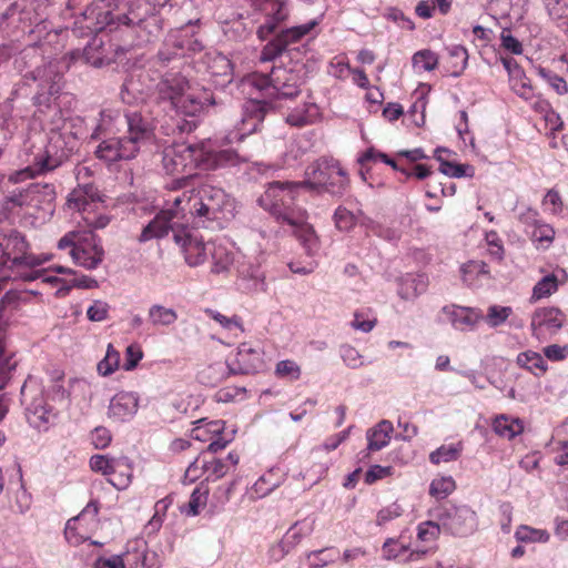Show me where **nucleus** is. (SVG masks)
<instances>
[{
	"mask_svg": "<svg viewBox=\"0 0 568 568\" xmlns=\"http://www.w3.org/2000/svg\"><path fill=\"white\" fill-rule=\"evenodd\" d=\"M23 78L27 82L32 81L37 87L34 103L39 108L44 105L52 111L53 119L49 125L48 144H32L24 150L22 161L26 166L9 175V181L12 183H20L53 171L79 148L78 141H71L73 132L71 129H67V121L62 118L60 110L50 104L51 98L61 90L62 75L57 63L50 61L42 67H37Z\"/></svg>",
	"mask_w": 568,
	"mask_h": 568,
	"instance_id": "nucleus-1",
	"label": "nucleus"
},
{
	"mask_svg": "<svg viewBox=\"0 0 568 568\" xmlns=\"http://www.w3.org/2000/svg\"><path fill=\"white\" fill-rule=\"evenodd\" d=\"M236 151L232 149L211 151L205 144L176 143L164 149L162 163L168 174L181 175L172 182L171 189L183 186L196 169L212 171L223 166H234L244 162Z\"/></svg>",
	"mask_w": 568,
	"mask_h": 568,
	"instance_id": "nucleus-2",
	"label": "nucleus"
},
{
	"mask_svg": "<svg viewBox=\"0 0 568 568\" xmlns=\"http://www.w3.org/2000/svg\"><path fill=\"white\" fill-rule=\"evenodd\" d=\"M174 204L190 224L216 222L220 226L234 216V200L221 187L203 184L174 195Z\"/></svg>",
	"mask_w": 568,
	"mask_h": 568,
	"instance_id": "nucleus-3",
	"label": "nucleus"
},
{
	"mask_svg": "<svg viewBox=\"0 0 568 568\" xmlns=\"http://www.w3.org/2000/svg\"><path fill=\"white\" fill-rule=\"evenodd\" d=\"M159 99L169 101L179 112L194 116L215 104L213 94L200 87L191 85L179 71L165 72L155 85Z\"/></svg>",
	"mask_w": 568,
	"mask_h": 568,
	"instance_id": "nucleus-4",
	"label": "nucleus"
},
{
	"mask_svg": "<svg viewBox=\"0 0 568 568\" xmlns=\"http://www.w3.org/2000/svg\"><path fill=\"white\" fill-rule=\"evenodd\" d=\"M126 135L104 136L95 149V155L106 164L128 161L136 156L139 150L151 140L152 130L139 114L126 116Z\"/></svg>",
	"mask_w": 568,
	"mask_h": 568,
	"instance_id": "nucleus-5",
	"label": "nucleus"
},
{
	"mask_svg": "<svg viewBox=\"0 0 568 568\" xmlns=\"http://www.w3.org/2000/svg\"><path fill=\"white\" fill-rule=\"evenodd\" d=\"M303 189L304 183L302 182L275 181L266 186L258 199V203L277 221L286 224H297L307 220V212L294 203Z\"/></svg>",
	"mask_w": 568,
	"mask_h": 568,
	"instance_id": "nucleus-6",
	"label": "nucleus"
},
{
	"mask_svg": "<svg viewBox=\"0 0 568 568\" xmlns=\"http://www.w3.org/2000/svg\"><path fill=\"white\" fill-rule=\"evenodd\" d=\"M55 200V189L52 184L32 183L28 187L11 192L2 202L0 210L6 217L29 214L39 211L51 214Z\"/></svg>",
	"mask_w": 568,
	"mask_h": 568,
	"instance_id": "nucleus-7",
	"label": "nucleus"
},
{
	"mask_svg": "<svg viewBox=\"0 0 568 568\" xmlns=\"http://www.w3.org/2000/svg\"><path fill=\"white\" fill-rule=\"evenodd\" d=\"M129 1L125 0H98L89 6L83 12V19L87 22L84 28L90 32H99L113 24L116 28L123 26L125 28L126 38L132 39L129 45H140L136 41V30H140L136 23L125 22L122 12L128 13Z\"/></svg>",
	"mask_w": 568,
	"mask_h": 568,
	"instance_id": "nucleus-8",
	"label": "nucleus"
},
{
	"mask_svg": "<svg viewBox=\"0 0 568 568\" xmlns=\"http://www.w3.org/2000/svg\"><path fill=\"white\" fill-rule=\"evenodd\" d=\"M303 83L304 70L298 64L273 68L270 74L253 73L245 81V85L265 92L268 98H293L300 93Z\"/></svg>",
	"mask_w": 568,
	"mask_h": 568,
	"instance_id": "nucleus-9",
	"label": "nucleus"
},
{
	"mask_svg": "<svg viewBox=\"0 0 568 568\" xmlns=\"http://www.w3.org/2000/svg\"><path fill=\"white\" fill-rule=\"evenodd\" d=\"M169 0H129L128 13L122 12L119 18H125L128 23H136L138 43H148L159 36L162 24L156 9L164 7Z\"/></svg>",
	"mask_w": 568,
	"mask_h": 568,
	"instance_id": "nucleus-10",
	"label": "nucleus"
},
{
	"mask_svg": "<svg viewBox=\"0 0 568 568\" xmlns=\"http://www.w3.org/2000/svg\"><path fill=\"white\" fill-rule=\"evenodd\" d=\"M51 254H33L24 236L18 232L10 233L4 243H0V270L4 266L19 272L28 267L34 268L51 260Z\"/></svg>",
	"mask_w": 568,
	"mask_h": 568,
	"instance_id": "nucleus-11",
	"label": "nucleus"
},
{
	"mask_svg": "<svg viewBox=\"0 0 568 568\" xmlns=\"http://www.w3.org/2000/svg\"><path fill=\"white\" fill-rule=\"evenodd\" d=\"M50 0H20L8 8L3 19L9 24L20 27L23 32L38 33L47 30Z\"/></svg>",
	"mask_w": 568,
	"mask_h": 568,
	"instance_id": "nucleus-12",
	"label": "nucleus"
},
{
	"mask_svg": "<svg viewBox=\"0 0 568 568\" xmlns=\"http://www.w3.org/2000/svg\"><path fill=\"white\" fill-rule=\"evenodd\" d=\"M161 554L150 549L142 538L129 541L123 556L100 558L94 564V568H161Z\"/></svg>",
	"mask_w": 568,
	"mask_h": 568,
	"instance_id": "nucleus-13",
	"label": "nucleus"
},
{
	"mask_svg": "<svg viewBox=\"0 0 568 568\" xmlns=\"http://www.w3.org/2000/svg\"><path fill=\"white\" fill-rule=\"evenodd\" d=\"M304 187H323L333 194L342 193L348 184L346 171L334 159H320L305 172Z\"/></svg>",
	"mask_w": 568,
	"mask_h": 568,
	"instance_id": "nucleus-14",
	"label": "nucleus"
},
{
	"mask_svg": "<svg viewBox=\"0 0 568 568\" xmlns=\"http://www.w3.org/2000/svg\"><path fill=\"white\" fill-rule=\"evenodd\" d=\"M100 206L98 190L92 184H79L68 195L67 207L79 213L90 229H103L110 222L106 215L99 213Z\"/></svg>",
	"mask_w": 568,
	"mask_h": 568,
	"instance_id": "nucleus-15",
	"label": "nucleus"
},
{
	"mask_svg": "<svg viewBox=\"0 0 568 568\" xmlns=\"http://www.w3.org/2000/svg\"><path fill=\"white\" fill-rule=\"evenodd\" d=\"M432 516L440 523L445 532L456 537L470 536L478 528V516L468 505L442 506L434 509Z\"/></svg>",
	"mask_w": 568,
	"mask_h": 568,
	"instance_id": "nucleus-16",
	"label": "nucleus"
},
{
	"mask_svg": "<svg viewBox=\"0 0 568 568\" xmlns=\"http://www.w3.org/2000/svg\"><path fill=\"white\" fill-rule=\"evenodd\" d=\"M58 247L64 250L71 247L73 262L87 270L95 268L103 260L104 251L92 233L80 235L69 232L58 242Z\"/></svg>",
	"mask_w": 568,
	"mask_h": 568,
	"instance_id": "nucleus-17",
	"label": "nucleus"
},
{
	"mask_svg": "<svg viewBox=\"0 0 568 568\" xmlns=\"http://www.w3.org/2000/svg\"><path fill=\"white\" fill-rule=\"evenodd\" d=\"M180 206L174 204V196L168 200L165 207L143 229L140 241L146 242L152 239L163 237L169 231L182 232L190 225L186 216L180 213Z\"/></svg>",
	"mask_w": 568,
	"mask_h": 568,
	"instance_id": "nucleus-18",
	"label": "nucleus"
},
{
	"mask_svg": "<svg viewBox=\"0 0 568 568\" xmlns=\"http://www.w3.org/2000/svg\"><path fill=\"white\" fill-rule=\"evenodd\" d=\"M251 7L264 14V21L257 27L256 36L266 40L287 20L290 3L286 0H246Z\"/></svg>",
	"mask_w": 568,
	"mask_h": 568,
	"instance_id": "nucleus-19",
	"label": "nucleus"
},
{
	"mask_svg": "<svg viewBox=\"0 0 568 568\" xmlns=\"http://www.w3.org/2000/svg\"><path fill=\"white\" fill-rule=\"evenodd\" d=\"M567 323L566 314L558 307L544 306L534 311L530 320L532 337L545 342L556 336Z\"/></svg>",
	"mask_w": 568,
	"mask_h": 568,
	"instance_id": "nucleus-20",
	"label": "nucleus"
},
{
	"mask_svg": "<svg viewBox=\"0 0 568 568\" xmlns=\"http://www.w3.org/2000/svg\"><path fill=\"white\" fill-rule=\"evenodd\" d=\"M201 49V42L191 34L190 29L181 28L170 32L164 41L163 49L158 54V60L165 63L174 58L183 57L187 52H195Z\"/></svg>",
	"mask_w": 568,
	"mask_h": 568,
	"instance_id": "nucleus-21",
	"label": "nucleus"
},
{
	"mask_svg": "<svg viewBox=\"0 0 568 568\" xmlns=\"http://www.w3.org/2000/svg\"><path fill=\"white\" fill-rule=\"evenodd\" d=\"M266 366L264 351L258 344L241 343L234 359L230 363L232 374H256Z\"/></svg>",
	"mask_w": 568,
	"mask_h": 568,
	"instance_id": "nucleus-22",
	"label": "nucleus"
},
{
	"mask_svg": "<svg viewBox=\"0 0 568 568\" xmlns=\"http://www.w3.org/2000/svg\"><path fill=\"white\" fill-rule=\"evenodd\" d=\"M440 315L455 331L460 333L474 332L483 318L480 308L458 304L443 306Z\"/></svg>",
	"mask_w": 568,
	"mask_h": 568,
	"instance_id": "nucleus-23",
	"label": "nucleus"
},
{
	"mask_svg": "<svg viewBox=\"0 0 568 568\" xmlns=\"http://www.w3.org/2000/svg\"><path fill=\"white\" fill-rule=\"evenodd\" d=\"M174 241L181 247L189 266L195 267L206 261L209 246L197 234L185 227L182 232H175Z\"/></svg>",
	"mask_w": 568,
	"mask_h": 568,
	"instance_id": "nucleus-24",
	"label": "nucleus"
},
{
	"mask_svg": "<svg viewBox=\"0 0 568 568\" xmlns=\"http://www.w3.org/2000/svg\"><path fill=\"white\" fill-rule=\"evenodd\" d=\"M98 513V503L90 501L77 517L67 521L64 536L70 545L78 546L88 539L87 531L83 529V523L88 520H95Z\"/></svg>",
	"mask_w": 568,
	"mask_h": 568,
	"instance_id": "nucleus-25",
	"label": "nucleus"
},
{
	"mask_svg": "<svg viewBox=\"0 0 568 568\" xmlns=\"http://www.w3.org/2000/svg\"><path fill=\"white\" fill-rule=\"evenodd\" d=\"M139 409V396L133 392H119L110 400L108 415L115 422L132 419Z\"/></svg>",
	"mask_w": 568,
	"mask_h": 568,
	"instance_id": "nucleus-26",
	"label": "nucleus"
},
{
	"mask_svg": "<svg viewBox=\"0 0 568 568\" xmlns=\"http://www.w3.org/2000/svg\"><path fill=\"white\" fill-rule=\"evenodd\" d=\"M500 61L508 73L510 89L519 98L530 100L534 97V89L524 69L513 58L501 57Z\"/></svg>",
	"mask_w": 568,
	"mask_h": 568,
	"instance_id": "nucleus-27",
	"label": "nucleus"
},
{
	"mask_svg": "<svg viewBox=\"0 0 568 568\" xmlns=\"http://www.w3.org/2000/svg\"><path fill=\"white\" fill-rule=\"evenodd\" d=\"M537 213L534 210H528L521 217L523 223L530 227L528 231L531 241L537 248H548L555 239V230L550 224H547L536 219Z\"/></svg>",
	"mask_w": 568,
	"mask_h": 568,
	"instance_id": "nucleus-28",
	"label": "nucleus"
},
{
	"mask_svg": "<svg viewBox=\"0 0 568 568\" xmlns=\"http://www.w3.org/2000/svg\"><path fill=\"white\" fill-rule=\"evenodd\" d=\"M237 284L244 292L265 291V274L260 263L244 262L239 266Z\"/></svg>",
	"mask_w": 568,
	"mask_h": 568,
	"instance_id": "nucleus-29",
	"label": "nucleus"
},
{
	"mask_svg": "<svg viewBox=\"0 0 568 568\" xmlns=\"http://www.w3.org/2000/svg\"><path fill=\"white\" fill-rule=\"evenodd\" d=\"M428 286L425 274L407 273L396 278V293L404 301H413L423 294Z\"/></svg>",
	"mask_w": 568,
	"mask_h": 568,
	"instance_id": "nucleus-30",
	"label": "nucleus"
},
{
	"mask_svg": "<svg viewBox=\"0 0 568 568\" xmlns=\"http://www.w3.org/2000/svg\"><path fill=\"white\" fill-rule=\"evenodd\" d=\"M27 420L29 425L38 430H48L54 423L55 413L51 406L42 399H36L27 407Z\"/></svg>",
	"mask_w": 568,
	"mask_h": 568,
	"instance_id": "nucleus-31",
	"label": "nucleus"
},
{
	"mask_svg": "<svg viewBox=\"0 0 568 568\" xmlns=\"http://www.w3.org/2000/svg\"><path fill=\"white\" fill-rule=\"evenodd\" d=\"M265 116V103L258 100H250L243 106V118L239 131L241 135L254 133Z\"/></svg>",
	"mask_w": 568,
	"mask_h": 568,
	"instance_id": "nucleus-32",
	"label": "nucleus"
},
{
	"mask_svg": "<svg viewBox=\"0 0 568 568\" xmlns=\"http://www.w3.org/2000/svg\"><path fill=\"white\" fill-rule=\"evenodd\" d=\"M359 164V175L364 181H368L372 178V172L377 169L378 165H390V158L388 154L377 151L374 148L367 149L357 159ZM374 180L369 182L373 185Z\"/></svg>",
	"mask_w": 568,
	"mask_h": 568,
	"instance_id": "nucleus-33",
	"label": "nucleus"
},
{
	"mask_svg": "<svg viewBox=\"0 0 568 568\" xmlns=\"http://www.w3.org/2000/svg\"><path fill=\"white\" fill-rule=\"evenodd\" d=\"M321 118L318 105L311 101H304L303 104L294 108L286 116V122L293 126H305L317 122Z\"/></svg>",
	"mask_w": 568,
	"mask_h": 568,
	"instance_id": "nucleus-34",
	"label": "nucleus"
},
{
	"mask_svg": "<svg viewBox=\"0 0 568 568\" xmlns=\"http://www.w3.org/2000/svg\"><path fill=\"white\" fill-rule=\"evenodd\" d=\"M314 529L315 519L306 517L295 521L282 538L285 540L287 548L293 550L304 538L311 536Z\"/></svg>",
	"mask_w": 568,
	"mask_h": 568,
	"instance_id": "nucleus-35",
	"label": "nucleus"
},
{
	"mask_svg": "<svg viewBox=\"0 0 568 568\" xmlns=\"http://www.w3.org/2000/svg\"><path fill=\"white\" fill-rule=\"evenodd\" d=\"M307 220H303L297 224H288L294 229V234L301 245L304 247L305 252L310 256H314L320 251V240L311 224L306 222Z\"/></svg>",
	"mask_w": 568,
	"mask_h": 568,
	"instance_id": "nucleus-36",
	"label": "nucleus"
},
{
	"mask_svg": "<svg viewBox=\"0 0 568 568\" xmlns=\"http://www.w3.org/2000/svg\"><path fill=\"white\" fill-rule=\"evenodd\" d=\"M516 364L536 377L545 375L548 371V364L544 355L531 349L519 353Z\"/></svg>",
	"mask_w": 568,
	"mask_h": 568,
	"instance_id": "nucleus-37",
	"label": "nucleus"
},
{
	"mask_svg": "<svg viewBox=\"0 0 568 568\" xmlns=\"http://www.w3.org/2000/svg\"><path fill=\"white\" fill-rule=\"evenodd\" d=\"M494 432L506 439H513L524 430V423L517 417L499 415L493 422Z\"/></svg>",
	"mask_w": 568,
	"mask_h": 568,
	"instance_id": "nucleus-38",
	"label": "nucleus"
},
{
	"mask_svg": "<svg viewBox=\"0 0 568 568\" xmlns=\"http://www.w3.org/2000/svg\"><path fill=\"white\" fill-rule=\"evenodd\" d=\"M148 320L153 327H169L178 321V313L172 307L153 304L148 310Z\"/></svg>",
	"mask_w": 568,
	"mask_h": 568,
	"instance_id": "nucleus-39",
	"label": "nucleus"
},
{
	"mask_svg": "<svg viewBox=\"0 0 568 568\" xmlns=\"http://www.w3.org/2000/svg\"><path fill=\"white\" fill-rule=\"evenodd\" d=\"M462 280L468 286H477L481 278L489 274L488 266L483 261H468L460 265Z\"/></svg>",
	"mask_w": 568,
	"mask_h": 568,
	"instance_id": "nucleus-40",
	"label": "nucleus"
},
{
	"mask_svg": "<svg viewBox=\"0 0 568 568\" xmlns=\"http://www.w3.org/2000/svg\"><path fill=\"white\" fill-rule=\"evenodd\" d=\"M456 481L450 475L437 474L429 483L428 494L436 500L449 497L456 490Z\"/></svg>",
	"mask_w": 568,
	"mask_h": 568,
	"instance_id": "nucleus-41",
	"label": "nucleus"
},
{
	"mask_svg": "<svg viewBox=\"0 0 568 568\" xmlns=\"http://www.w3.org/2000/svg\"><path fill=\"white\" fill-rule=\"evenodd\" d=\"M337 557L338 551L334 548L308 551L301 561V568H324L334 562Z\"/></svg>",
	"mask_w": 568,
	"mask_h": 568,
	"instance_id": "nucleus-42",
	"label": "nucleus"
},
{
	"mask_svg": "<svg viewBox=\"0 0 568 568\" xmlns=\"http://www.w3.org/2000/svg\"><path fill=\"white\" fill-rule=\"evenodd\" d=\"M21 277L24 281H34L38 277H42L43 283H48L51 285H60L55 293L57 296H65L68 294V292L70 291V288L73 286H79V287L84 286V284L75 277H73L71 280H64V278H59L57 276H42L41 272H39V271H31L30 273L21 274Z\"/></svg>",
	"mask_w": 568,
	"mask_h": 568,
	"instance_id": "nucleus-43",
	"label": "nucleus"
},
{
	"mask_svg": "<svg viewBox=\"0 0 568 568\" xmlns=\"http://www.w3.org/2000/svg\"><path fill=\"white\" fill-rule=\"evenodd\" d=\"M230 372V363L215 362L207 365L199 373V379L202 384L207 386H215L222 382Z\"/></svg>",
	"mask_w": 568,
	"mask_h": 568,
	"instance_id": "nucleus-44",
	"label": "nucleus"
},
{
	"mask_svg": "<svg viewBox=\"0 0 568 568\" xmlns=\"http://www.w3.org/2000/svg\"><path fill=\"white\" fill-rule=\"evenodd\" d=\"M390 423L382 420L375 427L367 432V449L369 452H377L387 446L390 439Z\"/></svg>",
	"mask_w": 568,
	"mask_h": 568,
	"instance_id": "nucleus-45",
	"label": "nucleus"
},
{
	"mask_svg": "<svg viewBox=\"0 0 568 568\" xmlns=\"http://www.w3.org/2000/svg\"><path fill=\"white\" fill-rule=\"evenodd\" d=\"M132 479V468L124 458H118L108 476V481L116 489H125Z\"/></svg>",
	"mask_w": 568,
	"mask_h": 568,
	"instance_id": "nucleus-46",
	"label": "nucleus"
},
{
	"mask_svg": "<svg viewBox=\"0 0 568 568\" xmlns=\"http://www.w3.org/2000/svg\"><path fill=\"white\" fill-rule=\"evenodd\" d=\"M377 324V316L373 308L362 307L354 312L349 326L361 333H369Z\"/></svg>",
	"mask_w": 568,
	"mask_h": 568,
	"instance_id": "nucleus-47",
	"label": "nucleus"
},
{
	"mask_svg": "<svg viewBox=\"0 0 568 568\" xmlns=\"http://www.w3.org/2000/svg\"><path fill=\"white\" fill-rule=\"evenodd\" d=\"M513 314L514 310L510 306L491 304L487 307L486 313H483L481 321L485 322L489 328H497L504 325Z\"/></svg>",
	"mask_w": 568,
	"mask_h": 568,
	"instance_id": "nucleus-48",
	"label": "nucleus"
},
{
	"mask_svg": "<svg viewBox=\"0 0 568 568\" xmlns=\"http://www.w3.org/2000/svg\"><path fill=\"white\" fill-rule=\"evenodd\" d=\"M515 539L520 544H547L550 534L546 529L520 525L516 528Z\"/></svg>",
	"mask_w": 568,
	"mask_h": 568,
	"instance_id": "nucleus-49",
	"label": "nucleus"
},
{
	"mask_svg": "<svg viewBox=\"0 0 568 568\" xmlns=\"http://www.w3.org/2000/svg\"><path fill=\"white\" fill-rule=\"evenodd\" d=\"M560 280L556 273L540 278L534 286L530 300L534 302L547 298L558 291Z\"/></svg>",
	"mask_w": 568,
	"mask_h": 568,
	"instance_id": "nucleus-50",
	"label": "nucleus"
},
{
	"mask_svg": "<svg viewBox=\"0 0 568 568\" xmlns=\"http://www.w3.org/2000/svg\"><path fill=\"white\" fill-rule=\"evenodd\" d=\"M464 449V445L462 442L445 444L439 446L437 449L429 454V460L434 465H439L442 463L455 462L459 458L462 452Z\"/></svg>",
	"mask_w": 568,
	"mask_h": 568,
	"instance_id": "nucleus-51",
	"label": "nucleus"
},
{
	"mask_svg": "<svg viewBox=\"0 0 568 568\" xmlns=\"http://www.w3.org/2000/svg\"><path fill=\"white\" fill-rule=\"evenodd\" d=\"M272 474L261 476L246 491V497L251 501L268 496L280 486V481L272 480Z\"/></svg>",
	"mask_w": 568,
	"mask_h": 568,
	"instance_id": "nucleus-52",
	"label": "nucleus"
},
{
	"mask_svg": "<svg viewBox=\"0 0 568 568\" xmlns=\"http://www.w3.org/2000/svg\"><path fill=\"white\" fill-rule=\"evenodd\" d=\"M125 121H126V119L123 120L119 113L114 114L111 111H102L100 113L99 123L97 124L91 138L92 139H102L104 136H109L110 134L113 133V128L119 122H125Z\"/></svg>",
	"mask_w": 568,
	"mask_h": 568,
	"instance_id": "nucleus-53",
	"label": "nucleus"
},
{
	"mask_svg": "<svg viewBox=\"0 0 568 568\" xmlns=\"http://www.w3.org/2000/svg\"><path fill=\"white\" fill-rule=\"evenodd\" d=\"M317 24L316 20H312L307 23L295 26L292 28H287L285 30H282L277 38L281 39L282 44L286 49L290 44L295 43L300 41L303 37L308 34Z\"/></svg>",
	"mask_w": 568,
	"mask_h": 568,
	"instance_id": "nucleus-54",
	"label": "nucleus"
},
{
	"mask_svg": "<svg viewBox=\"0 0 568 568\" xmlns=\"http://www.w3.org/2000/svg\"><path fill=\"white\" fill-rule=\"evenodd\" d=\"M209 488L200 484L191 494L189 503L182 508L187 516H196L206 505Z\"/></svg>",
	"mask_w": 568,
	"mask_h": 568,
	"instance_id": "nucleus-55",
	"label": "nucleus"
},
{
	"mask_svg": "<svg viewBox=\"0 0 568 568\" xmlns=\"http://www.w3.org/2000/svg\"><path fill=\"white\" fill-rule=\"evenodd\" d=\"M415 72H430L438 65V55L432 50L424 49L417 51L412 59Z\"/></svg>",
	"mask_w": 568,
	"mask_h": 568,
	"instance_id": "nucleus-56",
	"label": "nucleus"
},
{
	"mask_svg": "<svg viewBox=\"0 0 568 568\" xmlns=\"http://www.w3.org/2000/svg\"><path fill=\"white\" fill-rule=\"evenodd\" d=\"M206 315L221 325L222 328L237 336L239 333H243V325L241 318L236 315L226 316L214 310H206Z\"/></svg>",
	"mask_w": 568,
	"mask_h": 568,
	"instance_id": "nucleus-57",
	"label": "nucleus"
},
{
	"mask_svg": "<svg viewBox=\"0 0 568 568\" xmlns=\"http://www.w3.org/2000/svg\"><path fill=\"white\" fill-rule=\"evenodd\" d=\"M121 356L112 344L106 347L105 356L98 363V373L102 376L113 374L120 367Z\"/></svg>",
	"mask_w": 568,
	"mask_h": 568,
	"instance_id": "nucleus-58",
	"label": "nucleus"
},
{
	"mask_svg": "<svg viewBox=\"0 0 568 568\" xmlns=\"http://www.w3.org/2000/svg\"><path fill=\"white\" fill-rule=\"evenodd\" d=\"M549 16L568 31V0H544Z\"/></svg>",
	"mask_w": 568,
	"mask_h": 568,
	"instance_id": "nucleus-59",
	"label": "nucleus"
},
{
	"mask_svg": "<svg viewBox=\"0 0 568 568\" xmlns=\"http://www.w3.org/2000/svg\"><path fill=\"white\" fill-rule=\"evenodd\" d=\"M442 530L440 523L434 518V520L424 521L418 525L417 538L423 542H433Z\"/></svg>",
	"mask_w": 568,
	"mask_h": 568,
	"instance_id": "nucleus-60",
	"label": "nucleus"
},
{
	"mask_svg": "<svg viewBox=\"0 0 568 568\" xmlns=\"http://www.w3.org/2000/svg\"><path fill=\"white\" fill-rule=\"evenodd\" d=\"M301 366L292 359L280 361L275 366V375L280 378L297 381L301 377Z\"/></svg>",
	"mask_w": 568,
	"mask_h": 568,
	"instance_id": "nucleus-61",
	"label": "nucleus"
},
{
	"mask_svg": "<svg viewBox=\"0 0 568 568\" xmlns=\"http://www.w3.org/2000/svg\"><path fill=\"white\" fill-rule=\"evenodd\" d=\"M67 121V129H71L73 132V138H71L72 142H77L80 144L88 136V125L85 120L79 115L70 116L64 119Z\"/></svg>",
	"mask_w": 568,
	"mask_h": 568,
	"instance_id": "nucleus-62",
	"label": "nucleus"
},
{
	"mask_svg": "<svg viewBox=\"0 0 568 568\" xmlns=\"http://www.w3.org/2000/svg\"><path fill=\"white\" fill-rule=\"evenodd\" d=\"M169 505H170V503L166 499H161V500L156 501V504L154 506V510H155L154 515L149 520V523L145 525V530L149 534L156 532L161 528L162 523H163V517L165 515V511H166Z\"/></svg>",
	"mask_w": 568,
	"mask_h": 568,
	"instance_id": "nucleus-63",
	"label": "nucleus"
},
{
	"mask_svg": "<svg viewBox=\"0 0 568 568\" xmlns=\"http://www.w3.org/2000/svg\"><path fill=\"white\" fill-rule=\"evenodd\" d=\"M229 470L230 467L223 459L213 458L212 460H206L205 479L217 480L225 476Z\"/></svg>",
	"mask_w": 568,
	"mask_h": 568,
	"instance_id": "nucleus-64",
	"label": "nucleus"
}]
</instances>
